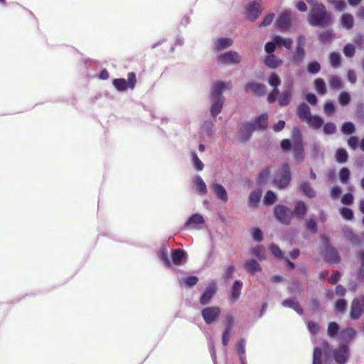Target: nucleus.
<instances>
[{
    "label": "nucleus",
    "instance_id": "obj_1",
    "mask_svg": "<svg viewBox=\"0 0 364 364\" xmlns=\"http://www.w3.org/2000/svg\"><path fill=\"white\" fill-rule=\"evenodd\" d=\"M232 84L230 81H218L215 82L211 87V116L215 117L223 109L225 98L223 93L230 90Z\"/></svg>",
    "mask_w": 364,
    "mask_h": 364
},
{
    "label": "nucleus",
    "instance_id": "obj_2",
    "mask_svg": "<svg viewBox=\"0 0 364 364\" xmlns=\"http://www.w3.org/2000/svg\"><path fill=\"white\" fill-rule=\"evenodd\" d=\"M268 115L262 114L256 117L252 122L243 124L241 129V139L244 141L250 139L251 134L256 130L265 129L267 127Z\"/></svg>",
    "mask_w": 364,
    "mask_h": 364
},
{
    "label": "nucleus",
    "instance_id": "obj_3",
    "mask_svg": "<svg viewBox=\"0 0 364 364\" xmlns=\"http://www.w3.org/2000/svg\"><path fill=\"white\" fill-rule=\"evenodd\" d=\"M331 20L330 14L326 11L323 4L315 3L313 4L310 15L309 22L314 26H319L328 23Z\"/></svg>",
    "mask_w": 364,
    "mask_h": 364
},
{
    "label": "nucleus",
    "instance_id": "obj_4",
    "mask_svg": "<svg viewBox=\"0 0 364 364\" xmlns=\"http://www.w3.org/2000/svg\"><path fill=\"white\" fill-rule=\"evenodd\" d=\"M291 181V172L289 166L287 164H283L279 169L274 178V183L280 188H285Z\"/></svg>",
    "mask_w": 364,
    "mask_h": 364
},
{
    "label": "nucleus",
    "instance_id": "obj_5",
    "mask_svg": "<svg viewBox=\"0 0 364 364\" xmlns=\"http://www.w3.org/2000/svg\"><path fill=\"white\" fill-rule=\"evenodd\" d=\"M136 83V74L133 72L127 75V80L124 78H116L112 81L114 87L119 92H123L127 89L131 90L135 87Z\"/></svg>",
    "mask_w": 364,
    "mask_h": 364
},
{
    "label": "nucleus",
    "instance_id": "obj_6",
    "mask_svg": "<svg viewBox=\"0 0 364 364\" xmlns=\"http://www.w3.org/2000/svg\"><path fill=\"white\" fill-rule=\"evenodd\" d=\"M294 143L292 145L294 150V157L295 160L300 163L304 157V151L301 142V134L298 127H295L293 130Z\"/></svg>",
    "mask_w": 364,
    "mask_h": 364
},
{
    "label": "nucleus",
    "instance_id": "obj_7",
    "mask_svg": "<svg viewBox=\"0 0 364 364\" xmlns=\"http://www.w3.org/2000/svg\"><path fill=\"white\" fill-rule=\"evenodd\" d=\"M269 85L272 87V92L269 94L267 100L269 103L274 102L279 94V86L281 84V79L277 74L272 73L267 77Z\"/></svg>",
    "mask_w": 364,
    "mask_h": 364
},
{
    "label": "nucleus",
    "instance_id": "obj_8",
    "mask_svg": "<svg viewBox=\"0 0 364 364\" xmlns=\"http://www.w3.org/2000/svg\"><path fill=\"white\" fill-rule=\"evenodd\" d=\"M241 60V55L234 50L223 53L217 57L218 63L223 65H237Z\"/></svg>",
    "mask_w": 364,
    "mask_h": 364
},
{
    "label": "nucleus",
    "instance_id": "obj_9",
    "mask_svg": "<svg viewBox=\"0 0 364 364\" xmlns=\"http://www.w3.org/2000/svg\"><path fill=\"white\" fill-rule=\"evenodd\" d=\"M220 313L221 310L220 307L209 306L202 309L201 316L206 324L210 325L217 321Z\"/></svg>",
    "mask_w": 364,
    "mask_h": 364
},
{
    "label": "nucleus",
    "instance_id": "obj_10",
    "mask_svg": "<svg viewBox=\"0 0 364 364\" xmlns=\"http://www.w3.org/2000/svg\"><path fill=\"white\" fill-rule=\"evenodd\" d=\"M274 213L277 220L285 225L289 224L293 217V212L284 205H277Z\"/></svg>",
    "mask_w": 364,
    "mask_h": 364
},
{
    "label": "nucleus",
    "instance_id": "obj_11",
    "mask_svg": "<svg viewBox=\"0 0 364 364\" xmlns=\"http://www.w3.org/2000/svg\"><path fill=\"white\" fill-rule=\"evenodd\" d=\"M292 14L291 10H286L279 15L276 21V26L279 31H287L291 27Z\"/></svg>",
    "mask_w": 364,
    "mask_h": 364
},
{
    "label": "nucleus",
    "instance_id": "obj_12",
    "mask_svg": "<svg viewBox=\"0 0 364 364\" xmlns=\"http://www.w3.org/2000/svg\"><path fill=\"white\" fill-rule=\"evenodd\" d=\"M364 312V295L355 298L351 304L350 315L351 318H358Z\"/></svg>",
    "mask_w": 364,
    "mask_h": 364
},
{
    "label": "nucleus",
    "instance_id": "obj_13",
    "mask_svg": "<svg viewBox=\"0 0 364 364\" xmlns=\"http://www.w3.org/2000/svg\"><path fill=\"white\" fill-rule=\"evenodd\" d=\"M293 93V81L291 80L285 85V90L278 95V102L281 106H287L289 104Z\"/></svg>",
    "mask_w": 364,
    "mask_h": 364
},
{
    "label": "nucleus",
    "instance_id": "obj_14",
    "mask_svg": "<svg viewBox=\"0 0 364 364\" xmlns=\"http://www.w3.org/2000/svg\"><path fill=\"white\" fill-rule=\"evenodd\" d=\"M349 348L347 344H341L333 352V358L338 364H345L349 358Z\"/></svg>",
    "mask_w": 364,
    "mask_h": 364
},
{
    "label": "nucleus",
    "instance_id": "obj_15",
    "mask_svg": "<svg viewBox=\"0 0 364 364\" xmlns=\"http://www.w3.org/2000/svg\"><path fill=\"white\" fill-rule=\"evenodd\" d=\"M261 5L262 0H255L248 4L246 7V14L250 20L254 21L259 17L262 12Z\"/></svg>",
    "mask_w": 364,
    "mask_h": 364
},
{
    "label": "nucleus",
    "instance_id": "obj_16",
    "mask_svg": "<svg viewBox=\"0 0 364 364\" xmlns=\"http://www.w3.org/2000/svg\"><path fill=\"white\" fill-rule=\"evenodd\" d=\"M205 223L203 216L199 213L193 214L184 224V229L200 230L201 225Z\"/></svg>",
    "mask_w": 364,
    "mask_h": 364
},
{
    "label": "nucleus",
    "instance_id": "obj_17",
    "mask_svg": "<svg viewBox=\"0 0 364 364\" xmlns=\"http://www.w3.org/2000/svg\"><path fill=\"white\" fill-rule=\"evenodd\" d=\"M233 41L230 38H218L213 41L212 49L214 52L218 53L231 47Z\"/></svg>",
    "mask_w": 364,
    "mask_h": 364
},
{
    "label": "nucleus",
    "instance_id": "obj_18",
    "mask_svg": "<svg viewBox=\"0 0 364 364\" xmlns=\"http://www.w3.org/2000/svg\"><path fill=\"white\" fill-rule=\"evenodd\" d=\"M200 133L203 136L212 137L215 132L213 121L210 118L203 119L200 122Z\"/></svg>",
    "mask_w": 364,
    "mask_h": 364
},
{
    "label": "nucleus",
    "instance_id": "obj_19",
    "mask_svg": "<svg viewBox=\"0 0 364 364\" xmlns=\"http://www.w3.org/2000/svg\"><path fill=\"white\" fill-rule=\"evenodd\" d=\"M216 292V284L215 282H211L206 287L204 293L200 296V302L202 305H205L210 303L213 296Z\"/></svg>",
    "mask_w": 364,
    "mask_h": 364
},
{
    "label": "nucleus",
    "instance_id": "obj_20",
    "mask_svg": "<svg viewBox=\"0 0 364 364\" xmlns=\"http://www.w3.org/2000/svg\"><path fill=\"white\" fill-rule=\"evenodd\" d=\"M192 183L194 185L197 192L200 196L206 195L208 192L207 186L203 179L198 175L192 178Z\"/></svg>",
    "mask_w": 364,
    "mask_h": 364
},
{
    "label": "nucleus",
    "instance_id": "obj_21",
    "mask_svg": "<svg viewBox=\"0 0 364 364\" xmlns=\"http://www.w3.org/2000/svg\"><path fill=\"white\" fill-rule=\"evenodd\" d=\"M323 254L326 259L330 263H337L339 262V255L336 249L327 245L324 250Z\"/></svg>",
    "mask_w": 364,
    "mask_h": 364
},
{
    "label": "nucleus",
    "instance_id": "obj_22",
    "mask_svg": "<svg viewBox=\"0 0 364 364\" xmlns=\"http://www.w3.org/2000/svg\"><path fill=\"white\" fill-rule=\"evenodd\" d=\"M211 188L216 195L218 199L221 200L223 203H226L228 200V193L225 188L218 183H213Z\"/></svg>",
    "mask_w": 364,
    "mask_h": 364
},
{
    "label": "nucleus",
    "instance_id": "obj_23",
    "mask_svg": "<svg viewBox=\"0 0 364 364\" xmlns=\"http://www.w3.org/2000/svg\"><path fill=\"white\" fill-rule=\"evenodd\" d=\"M250 90H252L257 95H263L266 92L265 85L256 82H250L246 85L245 90L248 91Z\"/></svg>",
    "mask_w": 364,
    "mask_h": 364
},
{
    "label": "nucleus",
    "instance_id": "obj_24",
    "mask_svg": "<svg viewBox=\"0 0 364 364\" xmlns=\"http://www.w3.org/2000/svg\"><path fill=\"white\" fill-rule=\"evenodd\" d=\"M297 115L303 122H306L312 114L309 107L305 104H301L297 108Z\"/></svg>",
    "mask_w": 364,
    "mask_h": 364
},
{
    "label": "nucleus",
    "instance_id": "obj_25",
    "mask_svg": "<svg viewBox=\"0 0 364 364\" xmlns=\"http://www.w3.org/2000/svg\"><path fill=\"white\" fill-rule=\"evenodd\" d=\"M273 41L277 46H283L287 49H290L293 45V41L289 38H283L281 36L275 35L272 37Z\"/></svg>",
    "mask_w": 364,
    "mask_h": 364
},
{
    "label": "nucleus",
    "instance_id": "obj_26",
    "mask_svg": "<svg viewBox=\"0 0 364 364\" xmlns=\"http://www.w3.org/2000/svg\"><path fill=\"white\" fill-rule=\"evenodd\" d=\"M242 282L236 280L231 288V300L232 302L236 301L240 296Z\"/></svg>",
    "mask_w": 364,
    "mask_h": 364
},
{
    "label": "nucleus",
    "instance_id": "obj_27",
    "mask_svg": "<svg viewBox=\"0 0 364 364\" xmlns=\"http://www.w3.org/2000/svg\"><path fill=\"white\" fill-rule=\"evenodd\" d=\"M186 259V252L182 250H176L172 253V261L176 265L183 264Z\"/></svg>",
    "mask_w": 364,
    "mask_h": 364
},
{
    "label": "nucleus",
    "instance_id": "obj_28",
    "mask_svg": "<svg viewBox=\"0 0 364 364\" xmlns=\"http://www.w3.org/2000/svg\"><path fill=\"white\" fill-rule=\"evenodd\" d=\"M300 189L302 193L309 198H313L316 196V191L307 181H304L300 185Z\"/></svg>",
    "mask_w": 364,
    "mask_h": 364
},
{
    "label": "nucleus",
    "instance_id": "obj_29",
    "mask_svg": "<svg viewBox=\"0 0 364 364\" xmlns=\"http://www.w3.org/2000/svg\"><path fill=\"white\" fill-rule=\"evenodd\" d=\"M265 64L270 68L275 69L282 65V60L274 55H269L265 59Z\"/></svg>",
    "mask_w": 364,
    "mask_h": 364
},
{
    "label": "nucleus",
    "instance_id": "obj_30",
    "mask_svg": "<svg viewBox=\"0 0 364 364\" xmlns=\"http://www.w3.org/2000/svg\"><path fill=\"white\" fill-rule=\"evenodd\" d=\"M306 122L312 128L315 129H320L323 124V120L321 117L317 115H311Z\"/></svg>",
    "mask_w": 364,
    "mask_h": 364
},
{
    "label": "nucleus",
    "instance_id": "obj_31",
    "mask_svg": "<svg viewBox=\"0 0 364 364\" xmlns=\"http://www.w3.org/2000/svg\"><path fill=\"white\" fill-rule=\"evenodd\" d=\"M282 305L284 307L294 309L299 314H302V309L299 304L293 299H285L283 301Z\"/></svg>",
    "mask_w": 364,
    "mask_h": 364
},
{
    "label": "nucleus",
    "instance_id": "obj_32",
    "mask_svg": "<svg viewBox=\"0 0 364 364\" xmlns=\"http://www.w3.org/2000/svg\"><path fill=\"white\" fill-rule=\"evenodd\" d=\"M262 192L260 190H255L252 191L249 197V205L252 207H255L260 200Z\"/></svg>",
    "mask_w": 364,
    "mask_h": 364
},
{
    "label": "nucleus",
    "instance_id": "obj_33",
    "mask_svg": "<svg viewBox=\"0 0 364 364\" xmlns=\"http://www.w3.org/2000/svg\"><path fill=\"white\" fill-rule=\"evenodd\" d=\"M191 162L197 171H201L204 168L203 163L200 160L196 151L191 152Z\"/></svg>",
    "mask_w": 364,
    "mask_h": 364
},
{
    "label": "nucleus",
    "instance_id": "obj_34",
    "mask_svg": "<svg viewBox=\"0 0 364 364\" xmlns=\"http://www.w3.org/2000/svg\"><path fill=\"white\" fill-rule=\"evenodd\" d=\"M356 331L353 328H348L343 331L340 335V338L343 341H350L355 336Z\"/></svg>",
    "mask_w": 364,
    "mask_h": 364
},
{
    "label": "nucleus",
    "instance_id": "obj_35",
    "mask_svg": "<svg viewBox=\"0 0 364 364\" xmlns=\"http://www.w3.org/2000/svg\"><path fill=\"white\" fill-rule=\"evenodd\" d=\"M315 90L318 95H323L326 92V86L324 80L321 78H317L314 81Z\"/></svg>",
    "mask_w": 364,
    "mask_h": 364
},
{
    "label": "nucleus",
    "instance_id": "obj_36",
    "mask_svg": "<svg viewBox=\"0 0 364 364\" xmlns=\"http://www.w3.org/2000/svg\"><path fill=\"white\" fill-rule=\"evenodd\" d=\"M307 207L304 202L299 201L294 208V213L297 217L303 218L306 213Z\"/></svg>",
    "mask_w": 364,
    "mask_h": 364
},
{
    "label": "nucleus",
    "instance_id": "obj_37",
    "mask_svg": "<svg viewBox=\"0 0 364 364\" xmlns=\"http://www.w3.org/2000/svg\"><path fill=\"white\" fill-rule=\"evenodd\" d=\"M341 24L342 26L349 30L353 26V17L351 14H344L341 16Z\"/></svg>",
    "mask_w": 364,
    "mask_h": 364
},
{
    "label": "nucleus",
    "instance_id": "obj_38",
    "mask_svg": "<svg viewBox=\"0 0 364 364\" xmlns=\"http://www.w3.org/2000/svg\"><path fill=\"white\" fill-rule=\"evenodd\" d=\"M245 268L247 271L252 273L259 272L261 269L259 264L255 259L247 261L245 263Z\"/></svg>",
    "mask_w": 364,
    "mask_h": 364
},
{
    "label": "nucleus",
    "instance_id": "obj_39",
    "mask_svg": "<svg viewBox=\"0 0 364 364\" xmlns=\"http://www.w3.org/2000/svg\"><path fill=\"white\" fill-rule=\"evenodd\" d=\"M348 155L347 151L343 149H339L336 153V160L338 163L343 164L347 161Z\"/></svg>",
    "mask_w": 364,
    "mask_h": 364
},
{
    "label": "nucleus",
    "instance_id": "obj_40",
    "mask_svg": "<svg viewBox=\"0 0 364 364\" xmlns=\"http://www.w3.org/2000/svg\"><path fill=\"white\" fill-rule=\"evenodd\" d=\"M305 58L304 46H296V53L293 57V60L296 63L303 61Z\"/></svg>",
    "mask_w": 364,
    "mask_h": 364
},
{
    "label": "nucleus",
    "instance_id": "obj_41",
    "mask_svg": "<svg viewBox=\"0 0 364 364\" xmlns=\"http://www.w3.org/2000/svg\"><path fill=\"white\" fill-rule=\"evenodd\" d=\"M237 353L239 355L240 360H245V341L241 339L236 347Z\"/></svg>",
    "mask_w": 364,
    "mask_h": 364
},
{
    "label": "nucleus",
    "instance_id": "obj_42",
    "mask_svg": "<svg viewBox=\"0 0 364 364\" xmlns=\"http://www.w3.org/2000/svg\"><path fill=\"white\" fill-rule=\"evenodd\" d=\"M338 176L340 181L343 184H346L350 177L349 169L346 167L342 168L339 171Z\"/></svg>",
    "mask_w": 364,
    "mask_h": 364
},
{
    "label": "nucleus",
    "instance_id": "obj_43",
    "mask_svg": "<svg viewBox=\"0 0 364 364\" xmlns=\"http://www.w3.org/2000/svg\"><path fill=\"white\" fill-rule=\"evenodd\" d=\"M330 63L331 65L334 68H337L341 65V55L339 53L333 52L330 55Z\"/></svg>",
    "mask_w": 364,
    "mask_h": 364
},
{
    "label": "nucleus",
    "instance_id": "obj_44",
    "mask_svg": "<svg viewBox=\"0 0 364 364\" xmlns=\"http://www.w3.org/2000/svg\"><path fill=\"white\" fill-rule=\"evenodd\" d=\"M277 200V196L272 191H268L264 197V203L267 205L273 204Z\"/></svg>",
    "mask_w": 364,
    "mask_h": 364
},
{
    "label": "nucleus",
    "instance_id": "obj_45",
    "mask_svg": "<svg viewBox=\"0 0 364 364\" xmlns=\"http://www.w3.org/2000/svg\"><path fill=\"white\" fill-rule=\"evenodd\" d=\"M329 85H330V87L333 90L339 89V88L342 87V82H341V78L339 77L335 76V75L331 76L329 78Z\"/></svg>",
    "mask_w": 364,
    "mask_h": 364
},
{
    "label": "nucleus",
    "instance_id": "obj_46",
    "mask_svg": "<svg viewBox=\"0 0 364 364\" xmlns=\"http://www.w3.org/2000/svg\"><path fill=\"white\" fill-rule=\"evenodd\" d=\"M320 64L316 61H312L308 63L306 70L309 73L316 74L320 71Z\"/></svg>",
    "mask_w": 364,
    "mask_h": 364
},
{
    "label": "nucleus",
    "instance_id": "obj_47",
    "mask_svg": "<svg viewBox=\"0 0 364 364\" xmlns=\"http://www.w3.org/2000/svg\"><path fill=\"white\" fill-rule=\"evenodd\" d=\"M322 350L319 347H316L313 353V363L322 364L321 361Z\"/></svg>",
    "mask_w": 364,
    "mask_h": 364
},
{
    "label": "nucleus",
    "instance_id": "obj_48",
    "mask_svg": "<svg viewBox=\"0 0 364 364\" xmlns=\"http://www.w3.org/2000/svg\"><path fill=\"white\" fill-rule=\"evenodd\" d=\"M339 212L345 220H350L353 218V212L348 208H340Z\"/></svg>",
    "mask_w": 364,
    "mask_h": 364
},
{
    "label": "nucleus",
    "instance_id": "obj_49",
    "mask_svg": "<svg viewBox=\"0 0 364 364\" xmlns=\"http://www.w3.org/2000/svg\"><path fill=\"white\" fill-rule=\"evenodd\" d=\"M341 131L344 134H351L355 131V126L352 122H345L341 127Z\"/></svg>",
    "mask_w": 364,
    "mask_h": 364
},
{
    "label": "nucleus",
    "instance_id": "obj_50",
    "mask_svg": "<svg viewBox=\"0 0 364 364\" xmlns=\"http://www.w3.org/2000/svg\"><path fill=\"white\" fill-rule=\"evenodd\" d=\"M319 39L323 43H331L333 39V32L331 31L323 32L320 34Z\"/></svg>",
    "mask_w": 364,
    "mask_h": 364
},
{
    "label": "nucleus",
    "instance_id": "obj_51",
    "mask_svg": "<svg viewBox=\"0 0 364 364\" xmlns=\"http://www.w3.org/2000/svg\"><path fill=\"white\" fill-rule=\"evenodd\" d=\"M235 323V318L232 314L229 313L225 316V330L230 331L232 330Z\"/></svg>",
    "mask_w": 364,
    "mask_h": 364
},
{
    "label": "nucleus",
    "instance_id": "obj_52",
    "mask_svg": "<svg viewBox=\"0 0 364 364\" xmlns=\"http://www.w3.org/2000/svg\"><path fill=\"white\" fill-rule=\"evenodd\" d=\"M350 96L348 92H342L340 93L339 97H338V101H339V103L342 106L347 105L350 102Z\"/></svg>",
    "mask_w": 364,
    "mask_h": 364
},
{
    "label": "nucleus",
    "instance_id": "obj_53",
    "mask_svg": "<svg viewBox=\"0 0 364 364\" xmlns=\"http://www.w3.org/2000/svg\"><path fill=\"white\" fill-rule=\"evenodd\" d=\"M355 48L351 43H348L343 48V53L347 58H352L355 55Z\"/></svg>",
    "mask_w": 364,
    "mask_h": 364
},
{
    "label": "nucleus",
    "instance_id": "obj_54",
    "mask_svg": "<svg viewBox=\"0 0 364 364\" xmlns=\"http://www.w3.org/2000/svg\"><path fill=\"white\" fill-rule=\"evenodd\" d=\"M252 254L259 259H264L265 255L264 248L261 246H256L252 249Z\"/></svg>",
    "mask_w": 364,
    "mask_h": 364
},
{
    "label": "nucleus",
    "instance_id": "obj_55",
    "mask_svg": "<svg viewBox=\"0 0 364 364\" xmlns=\"http://www.w3.org/2000/svg\"><path fill=\"white\" fill-rule=\"evenodd\" d=\"M339 329L338 325L336 322H330L328 326V334L331 337L335 336Z\"/></svg>",
    "mask_w": 364,
    "mask_h": 364
},
{
    "label": "nucleus",
    "instance_id": "obj_56",
    "mask_svg": "<svg viewBox=\"0 0 364 364\" xmlns=\"http://www.w3.org/2000/svg\"><path fill=\"white\" fill-rule=\"evenodd\" d=\"M323 129L325 134H333L336 132V127L333 123L328 122L323 126Z\"/></svg>",
    "mask_w": 364,
    "mask_h": 364
},
{
    "label": "nucleus",
    "instance_id": "obj_57",
    "mask_svg": "<svg viewBox=\"0 0 364 364\" xmlns=\"http://www.w3.org/2000/svg\"><path fill=\"white\" fill-rule=\"evenodd\" d=\"M251 235L253 239L257 242H260L263 239L262 232L259 228H255L252 229Z\"/></svg>",
    "mask_w": 364,
    "mask_h": 364
},
{
    "label": "nucleus",
    "instance_id": "obj_58",
    "mask_svg": "<svg viewBox=\"0 0 364 364\" xmlns=\"http://www.w3.org/2000/svg\"><path fill=\"white\" fill-rule=\"evenodd\" d=\"M347 302L344 299H339L336 301V309L338 312H343L346 310Z\"/></svg>",
    "mask_w": 364,
    "mask_h": 364
},
{
    "label": "nucleus",
    "instance_id": "obj_59",
    "mask_svg": "<svg viewBox=\"0 0 364 364\" xmlns=\"http://www.w3.org/2000/svg\"><path fill=\"white\" fill-rule=\"evenodd\" d=\"M306 228L309 230H311L314 232H317V223L313 219H309L306 223Z\"/></svg>",
    "mask_w": 364,
    "mask_h": 364
},
{
    "label": "nucleus",
    "instance_id": "obj_60",
    "mask_svg": "<svg viewBox=\"0 0 364 364\" xmlns=\"http://www.w3.org/2000/svg\"><path fill=\"white\" fill-rule=\"evenodd\" d=\"M353 199V196L351 193H346L341 197V202L344 205H350Z\"/></svg>",
    "mask_w": 364,
    "mask_h": 364
},
{
    "label": "nucleus",
    "instance_id": "obj_61",
    "mask_svg": "<svg viewBox=\"0 0 364 364\" xmlns=\"http://www.w3.org/2000/svg\"><path fill=\"white\" fill-rule=\"evenodd\" d=\"M198 277H195V276H191V277H188L187 278H186L184 279V283L186 284V285H187L188 287H193L194 285L196 284V283L198 282Z\"/></svg>",
    "mask_w": 364,
    "mask_h": 364
},
{
    "label": "nucleus",
    "instance_id": "obj_62",
    "mask_svg": "<svg viewBox=\"0 0 364 364\" xmlns=\"http://www.w3.org/2000/svg\"><path fill=\"white\" fill-rule=\"evenodd\" d=\"M271 251H272V253L277 258H283V254L280 250V248L274 245V244H272L271 245Z\"/></svg>",
    "mask_w": 364,
    "mask_h": 364
},
{
    "label": "nucleus",
    "instance_id": "obj_63",
    "mask_svg": "<svg viewBox=\"0 0 364 364\" xmlns=\"http://www.w3.org/2000/svg\"><path fill=\"white\" fill-rule=\"evenodd\" d=\"M274 18V14H269L267 15L263 19L262 22L260 24V26H267L272 23Z\"/></svg>",
    "mask_w": 364,
    "mask_h": 364
},
{
    "label": "nucleus",
    "instance_id": "obj_64",
    "mask_svg": "<svg viewBox=\"0 0 364 364\" xmlns=\"http://www.w3.org/2000/svg\"><path fill=\"white\" fill-rule=\"evenodd\" d=\"M324 112L326 114H331L335 111V107L333 102H328L324 105L323 107Z\"/></svg>",
    "mask_w": 364,
    "mask_h": 364
}]
</instances>
